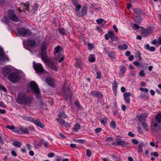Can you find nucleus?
<instances>
[{"mask_svg":"<svg viewBox=\"0 0 161 161\" xmlns=\"http://www.w3.org/2000/svg\"><path fill=\"white\" fill-rule=\"evenodd\" d=\"M47 43L46 42L44 41L42 43L41 46V56L42 59L45 63H47L48 66L52 69L57 71L58 68L55 64L52 61H48L47 59Z\"/></svg>","mask_w":161,"mask_h":161,"instance_id":"nucleus-1","label":"nucleus"},{"mask_svg":"<svg viewBox=\"0 0 161 161\" xmlns=\"http://www.w3.org/2000/svg\"><path fill=\"white\" fill-rule=\"evenodd\" d=\"M32 101V98L27 96L25 93H21L18 95L16 100V103L20 105H24L30 107Z\"/></svg>","mask_w":161,"mask_h":161,"instance_id":"nucleus-2","label":"nucleus"},{"mask_svg":"<svg viewBox=\"0 0 161 161\" xmlns=\"http://www.w3.org/2000/svg\"><path fill=\"white\" fill-rule=\"evenodd\" d=\"M63 50L62 47L59 45L57 46L54 48V53L55 59L56 60H58L59 63L62 62L64 59V57L61 53Z\"/></svg>","mask_w":161,"mask_h":161,"instance_id":"nucleus-3","label":"nucleus"},{"mask_svg":"<svg viewBox=\"0 0 161 161\" xmlns=\"http://www.w3.org/2000/svg\"><path fill=\"white\" fill-rule=\"evenodd\" d=\"M161 128V112L159 113L156 116L155 123L152 125V129L155 132Z\"/></svg>","mask_w":161,"mask_h":161,"instance_id":"nucleus-4","label":"nucleus"},{"mask_svg":"<svg viewBox=\"0 0 161 161\" xmlns=\"http://www.w3.org/2000/svg\"><path fill=\"white\" fill-rule=\"evenodd\" d=\"M30 86L32 92L36 94V97L38 99L41 97L40 91L38 85L35 81H32L29 84Z\"/></svg>","mask_w":161,"mask_h":161,"instance_id":"nucleus-5","label":"nucleus"},{"mask_svg":"<svg viewBox=\"0 0 161 161\" xmlns=\"http://www.w3.org/2000/svg\"><path fill=\"white\" fill-rule=\"evenodd\" d=\"M20 78L19 73L17 72H14L10 73L8 77V79L13 83H15L19 81Z\"/></svg>","mask_w":161,"mask_h":161,"instance_id":"nucleus-6","label":"nucleus"},{"mask_svg":"<svg viewBox=\"0 0 161 161\" xmlns=\"http://www.w3.org/2000/svg\"><path fill=\"white\" fill-rule=\"evenodd\" d=\"M67 115L64 112H61L58 114V118L57 119L58 121L64 127L70 126V123H66L65 120L63 119V118H65L67 117Z\"/></svg>","mask_w":161,"mask_h":161,"instance_id":"nucleus-7","label":"nucleus"},{"mask_svg":"<svg viewBox=\"0 0 161 161\" xmlns=\"http://www.w3.org/2000/svg\"><path fill=\"white\" fill-rule=\"evenodd\" d=\"M81 8V6L79 7H78L77 8V9L75 11L76 14L79 17L86 15L87 12V6L86 5H84L80 12V9Z\"/></svg>","mask_w":161,"mask_h":161,"instance_id":"nucleus-8","label":"nucleus"},{"mask_svg":"<svg viewBox=\"0 0 161 161\" xmlns=\"http://www.w3.org/2000/svg\"><path fill=\"white\" fill-rule=\"evenodd\" d=\"M18 33L23 36H29L32 35V33L28 29L25 28H20L18 30Z\"/></svg>","mask_w":161,"mask_h":161,"instance_id":"nucleus-9","label":"nucleus"},{"mask_svg":"<svg viewBox=\"0 0 161 161\" xmlns=\"http://www.w3.org/2000/svg\"><path fill=\"white\" fill-rule=\"evenodd\" d=\"M8 16L11 20L15 22H17L19 21L18 17L16 15L14 12L12 10H9L8 12Z\"/></svg>","mask_w":161,"mask_h":161,"instance_id":"nucleus-10","label":"nucleus"},{"mask_svg":"<svg viewBox=\"0 0 161 161\" xmlns=\"http://www.w3.org/2000/svg\"><path fill=\"white\" fill-rule=\"evenodd\" d=\"M34 69L37 73H42L44 72V69L42 65L40 63L36 64L35 62H33Z\"/></svg>","mask_w":161,"mask_h":161,"instance_id":"nucleus-11","label":"nucleus"},{"mask_svg":"<svg viewBox=\"0 0 161 161\" xmlns=\"http://www.w3.org/2000/svg\"><path fill=\"white\" fill-rule=\"evenodd\" d=\"M67 82H65L64 83L63 86L64 92V94L66 96L65 97L66 99H67L69 97V95H70L71 94L69 89L68 88H67V86L65 87V86H67Z\"/></svg>","mask_w":161,"mask_h":161,"instance_id":"nucleus-12","label":"nucleus"},{"mask_svg":"<svg viewBox=\"0 0 161 161\" xmlns=\"http://www.w3.org/2000/svg\"><path fill=\"white\" fill-rule=\"evenodd\" d=\"M90 94L93 97H96L100 98H102L103 97V94L99 92L92 91L90 92Z\"/></svg>","mask_w":161,"mask_h":161,"instance_id":"nucleus-13","label":"nucleus"},{"mask_svg":"<svg viewBox=\"0 0 161 161\" xmlns=\"http://www.w3.org/2000/svg\"><path fill=\"white\" fill-rule=\"evenodd\" d=\"M148 115V114L147 113L142 114L137 117L139 121L141 123L146 121V119Z\"/></svg>","mask_w":161,"mask_h":161,"instance_id":"nucleus-14","label":"nucleus"},{"mask_svg":"<svg viewBox=\"0 0 161 161\" xmlns=\"http://www.w3.org/2000/svg\"><path fill=\"white\" fill-rule=\"evenodd\" d=\"M131 96V94L130 92H125L123 94V97L125 102L127 103H129L130 102V97Z\"/></svg>","mask_w":161,"mask_h":161,"instance_id":"nucleus-15","label":"nucleus"},{"mask_svg":"<svg viewBox=\"0 0 161 161\" xmlns=\"http://www.w3.org/2000/svg\"><path fill=\"white\" fill-rule=\"evenodd\" d=\"M36 44V42L34 39L29 38L27 40V44L31 47H35Z\"/></svg>","mask_w":161,"mask_h":161,"instance_id":"nucleus-16","label":"nucleus"},{"mask_svg":"<svg viewBox=\"0 0 161 161\" xmlns=\"http://www.w3.org/2000/svg\"><path fill=\"white\" fill-rule=\"evenodd\" d=\"M6 128L11 130L12 132H17L18 133H21L19 130H18L17 128L15 127L13 125H8L6 126Z\"/></svg>","mask_w":161,"mask_h":161,"instance_id":"nucleus-17","label":"nucleus"},{"mask_svg":"<svg viewBox=\"0 0 161 161\" xmlns=\"http://www.w3.org/2000/svg\"><path fill=\"white\" fill-rule=\"evenodd\" d=\"M1 59L3 61H8L9 60L8 57L5 54L2 49L0 50V60Z\"/></svg>","mask_w":161,"mask_h":161,"instance_id":"nucleus-18","label":"nucleus"},{"mask_svg":"<svg viewBox=\"0 0 161 161\" xmlns=\"http://www.w3.org/2000/svg\"><path fill=\"white\" fill-rule=\"evenodd\" d=\"M108 33L111 39L113 41H116L118 40L117 37L115 35L112 31H108Z\"/></svg>","mask_w":161,"mask_h":161,"instance_id":"nucleus-19","label":"nucleus"},{"mask_svg":"<svg viewBox=\"0 0 161 161\" xmlns=\"http://www.w3.org/2000/svg\"><path fill=\"white\" fill-rule=\"evenodd\" d=\"M33 123L36 126L41 128H43L44 127V125L40 121L39 119L35 120Z\"/></svg>","mask_w":161,"mask_h":161,"instance_id":"nucleus-20","label":"nucleus"},{"mask_svg":"<svg viewBox=\"0 0 161 161\" xmlns=\"http://www.w3.org/2000/svg\"><path fill=\"white\" fill-rule=\"evenodd\" d=\"M18 129L20 131L21 133H20V134L23 133L28 134L29 133L28 129L26 128L22 127Z\"/></svg>","mask_w":161,"mask_h":161,"instance_id":"nucleus-21","label":"nucleus"},{"mask_svg":"<svg viewBox=\"0 0 161 161\" xmlns=\"http://www.w3.org/2000/svg\"><path fill=\"white\" fill-rule=\"evenodd\" d=\"M46 82L50 86H53L54 85V80L50 78H48L46 79Z\"/></svg>","mask_w":161,"mask_h":161,"instance_id":"nucleus-22","label":"nucleus"},{"mask_svg":"<svg viewBox=\"0 0 161 161\" xmlns=\"http://www.w3.org/2000/svg\"><path fill=\"white\" fill-rule=\"evenodd\" d=\"M112 89L113 91L114 94L115 95V94L117 93V85L116 83V81L114 80L113 82V83L112 84Z\"/></svg>","mask_w":161,"mask_h":161,"instance_id":"nucleus-23","label":"nucleus"},{"mask_svg":"<svg viewBox=\"0 0 161 161\" xmlns=\"http://www.w3.org/2000/svg\"><path fill=\"white\" fill-rule=\"evenodd\" d=\"M117 143L118 145H121L122 146H125L127 145L128 143L125 142L124 141L119 139L117 140Z\"/></svg>","mask_w":161,"mask_h":161,"instance_id":"nucleus-24","label":"nucleus"},{"mask_svg":"<svg viewBox=\"0 0 161 161\" xmlns=\"http://www.w3.org/2000/svg\"><path fill=\"white\" fill-rule=\"evenodd\" d=\"M128 48V45L124 44L122 45H120L118 47V49L120 50H124L127 49Z\"/></svg>","mask_w":161,"mask_h":161,"instance_id":"nucleus-25","label":"nucleus"},{"mask_svg":"<svg viewBox=\"0 0 161 161\" xmlns=\"http://www.w3.org/2000/svg\"><path fill=\"white\" fill-rule=\"evenodd\" d=\"M97 23L100 26L103 27L104 25V23H103L104 19H97L96 20Z\"/></svg>","mask_w":161,"mask_h":161,"instance_id":"nucleus-26","label":"nucleus"},{"mask_svg":"<svg viewBox=\"0 0 161 161\" xmlns=\"http://www.w3.org/2000/svg\"><path fill=\"white\" fill-rule=\"evenodd\" d=\"M80 125L78 123H77L74 126V127L73 128V130L74 132H77L78 130L80 129Z\"/></svg>","mask_w":161,"mask_h":161,"instance_id":"nucleus-27","label":"nucleus"},{"mask_svg":"<svg viewBox=\"0 0 161 161\" xmlns=\"http://www.w3.org/2000/svg\"><path fill=\"white\" fill-rule=\"evenodd\" d=\"M107 120L108 118L106 117H104L100 119V121L101 123L104 125H107Z\"/></svg>","mask_w":161,"mask_h":161,"instance_id":"nucleus-28","label":"nucleus"},{"mask_svg":"<svg viewBox=\"0 0 161 161\" xmlns=\"http://www.w3.org/2000/svg\"><path fill=\"white\" fill-rule=\"evenodd\" d=\"M132 10L136 14L139 15L142 13L141 10L138 8H133Z\"/></svg>","mask_w":161,"mask_h":161,"instance_id":"nucleus-29","label":"nucleus"},{"mask_svg":"<svg viewBox=\"0 0 161 161\" xmlns=\"http://www.w3.org/2000/svg\"><path fill=\"white\" fill-rule=\"evenodd\" d=\"M89 61L91 62H93L95 61L96 59L93 54H91L89 57Z\"/></svg>","mask_w":161,"mask_h":161,"instance_id":"nucleus-30","label":"nucleus"},{"mask_svg":"<svg viewBox=\"0 0 161 161\" xmlns=\"http://www.w3.org/2000/svg\"><path fill=\"white\" fill-rule=\"evenodd\" d=\"M126 71V68L125 67H122L120 69L119 74L120 75H123Z\"/></svg>","mask_w":161,"mask_h":161,"instance_id":"nucleus-31","label":"nucleus"},{"mask_svg":"<svg viewBox=\"0 0 161 161\" xmlns=\"http://www.w3.org/2000/svg\"><path fill=\"white\" fill-rule=\"evenodd\" d=\"M73 4L75 5V11L76 10L77 8L78 7H79L81 5L80 4H79L78 1L76 0H75L74 1L72 2Z\"/></svg>","mask_w":161,"mask_h":161,"instance_id":"nucleus-32","label":"nucleus"},{"mask_svg":"<svg viewBox=\"0 0 161 161\" xmlns=\"http://www.w3.org/2000/svg\"><path fill=\"white\" fill-rule=\"evenodd\" d=\"M107 55L109 57L111 58H114L115 56L114 53L111 51L108 52Z\"/></svg>","mask_w":161,"mask_h":161,"instance_id":"nucleus-33","label":"nucleus"},{"mask_svg":"<svg viewBox=\"0 0 161 161\" xmlns=\"http://www.w3.org/2000/svg\"><path fill=\"white\" fill-rule=\"evenodd\" d=\"M13 144L14 146L18 147H20L21 146V142L18 141H15L14 142Z\"/></svg>","mask_w":161,"mask_h":161,"instance_id":"nucleus-34","label":"nucleus"},{"mask_svg":"<svg viewBox=\"0 0 161 161\" xmlns=\"http://www.w3.org/2000/svg\"><path fill=\"white\" fill-rule=\"evenodd\" d=\"M110 126L111 128L115 129L116 126V123L114 121H112L110 124Z\"/></svg>","mask_w":161,"mask_h":161,"instance_id":"nucleus-35","label":"nucleus"},{"mask_svg":"<svg viewBox=\"0 0 161 161\" xmlns=\"http://www.w3.org/2000/svg\"><path fill=\"white\" fill-rule=\"evenodd\" d=\"M141 34L142 36L143 37H145L148 35L146 30H144L142 31Z\"/></svg>","mask_w":161,"mask_h":161,"instance_id":"nucleus-36","label":"nucleus"},{"mask_svg":"<svg viewBox=\"0 0 161 161\" xmlns=\"http://www.w3.org/2000/svg\"><path fill=\"white\" fill-rule=\"evenodd\" d=\"M2 21L5 23H8L9 22V20L6 16H4L3 18Z\"/></svg>","mask_w":161,"mask_h":161,"instance_id":"nucleus-37","label":"nucleus"},{"mask_svg":"<svg viewBox=\"0 0 161 161\" xmlns=\"http://www.w3.org/2000/svg\"><path fill=\"white\" fill-rule=\"evenodd\" d=\"M141 123L143 127L146 130H147V127L148 126V125L146 121L142 122Z\"/></svg>","mask_w":161,"mask_h":161,"instance_id":"nucleus-38","label":"nucleus"},{"mask_svg":"<svg viewBox=\"0 0 161 161\" xmlns=\"http://www.w3.org/2000/svg\"><path fill=\"white\" fill-rule=\"evenodd\" d=\"M75 141L77 142L83 144L85 142V140L82 139H80L76 140Z\"/></svg>","mask_w":161,"mask_h":161,"instance_id":"nucleus-39","label":"nucleus"},{"mask_svg":"<svg viewBox=\"0 0 161 161\" xmlns=\"http://www.w3.org/2000/svg\"><path fill=\"white\" fill-rule=\"evenodd\" d=\"M88 49L90 50H92L94 47V45L91 43H88Z\"/></svg>","mask_w":161,"mask_h":161,"instance_id":"nucleus-40","label":"nucleus"},{"mask_svg":"<svg viewBox=\"0 0 161 161\" xmlns=\"http://www.w3.org/2000/svg\"><path fill=\"white\" fill-rule=\"evenodd\" d=\"M101 78V73L100 71H98L97 73L96 78L97 79H100Z\"/></svg>","mask_w":161,"mask_h":161,"instance_id":"nucleus-41","label":"nucleus"},{"mask_svg":"<svg viewBox=\"0 0 161 161\" xmlns=\"http://www.w3.org/2000/svg\"><path fill=\"white\" fill-rule=\"evenodd\" d=\"M0 89L2 90L4 92H6L7 91L6 88L4 86L1 85L0 83Z\"/></svg>","mask_w":161,"mask_h":161,"instance_id":"nucleus-42","label":"nucleus"},{"mask_svg":"<svg viewBox=\"0 0 161 161\" xmlns=\"http://www.w3.org/2000/svg\"><path fill=\"white\" fill-rule=\"evenodd\" d=\"M59 32L63 35H65V31L64 29H59L58 30Z\"/></svg>","mask_w":161,"mask_h":161,"instance_id":"nucleus-43","label":"nucleus"},{"mask_svg":"<svg viewBox=\"0 0 161 161\" xmlns=\"http://www.w3.org/2000/svg\"><path fill=\"white\" fill-rule=\"evenodd\" d=\"M143 145L142 144H139L138 146V150L139 152L141 153L142 151V147H143Z\"/></svg>","mask_w":161,"mask_h":161,"instance_id":"nucleus-44","label":"nucleus"},{"mask_svg":"<svg viewBox=\"0 0 161 161\" xmlns=\"http://www.w3.org/2000/svg\"><path fill=\"white\" fill-rule=\"evenodd\" d=\"M147 34H150L152 33L153 31L150 28H147L146 30Z\"/></svg>","mask_w":161,"mask_h":161,"instance_id":"nucleus-45","label":"nucleus"},{"mask_svg":"<svg viewBox=\"0 0 161 161\" xmlns=\"http://www.w3.org/2000/svg\"><path fill=\"white\" fill-rule=\"evenodd\" d=\"M139 89L141 91L144 92H148V89L146 88H140Z\"/></svg>","mask_w":161,"mask_h":161,"instance_id":"nucleus-46","label":"nucleus"},{"mask_svg":"<svg viewBox=\"0 0 161 161\" xmlns=\"http://www.w3.org/2000/svg\"><path fill=\"white\" fill-rule=\"evenodd\" d=\"M26 146L28 150H30L31 149L32 146L29 143H26Z\"/></svg>","mask_w":161,"mask_h":161,"instance_id":"nucleus-47","label":"nucleus"},{"mask_svg":"<svg viewBox=\"0 0 161 161\" xmlns=\"http://www.w3.org/2000/svg\"><path fill=\"white\" fill-rule=\"evenodd\" d=\"M145 75L144 71L142 70L139 73V75L141 77H143Z\"/></svg>","mask_w":161,"mask_h":161,"instance_id":"nucleus-48","label":"nucleus"},{"mask_svg":"<svg viewBox=\"0 0 161 161\" xmlns=\"http://www.w3.org/2000/svg\"><path fill=\"white\" fill-rule=\"evenodd\" d=\"M0 106L3 107L4 108H7V106L2 101H0Z\"/></svg>","mask_w":161,"mask_h":161,"instance_id":"nucleus-49","label":"nucleus"},{"mask_svg":"<svg viewBox=\"0 0 161 161\" xmlns=\"http://www.w3.org/2000/svg\"><path fill=\"white\" fill-rule=\"evenodd\" d=\"M92 153L90 150L88 149L86 150V155L89 157H90Z\"/></svg>","mask_w":161,"mask_h":161,"instance_id":"nucleus-50","label":"nucleus"},{"mask_svg":"<svg viewBox=\"0 0 161 161\" xmlns=\"http://www.w3.org/2000/svg\"><path fill=\"white\" fill-rule=\"evenodd\" d=\"M27 120L31 122H32L34 123V121H35V120H34L33 118L29 117L27 118Z\"/></svg>","mask_w":161,"mask_h":161,"instance_id":"nucleus-51","label":"nucleus"},{"mask_svg":"<svg viewBox=\"0 0 161 161\" xmlns=\"http://www.w3.org/2000/svg\"><path fill=\"white\" fill-rule=\"evenodd\" d=\"M151 155L155 157H157L158 156V154L157 152L152 153Z\"/></svg>","mask_w":161,"mask_h":161,"instance_id":"nucleus-52","label":"nucleus"},{"mask_svg":"<svg viewBox=\"0 0 161 161\" xmlns=\"http://www.w3.org/2000/svg\"><path fill=\"white\" fill-rule=\"evenodd\" d=\"M132 142L133 143L136 145L138 143V141L135 139H132Z\"/></svg>","mask_w":161,"mask_h":161,"instance_id":"nucleus-53","label":"nucleus"},{"mask_svg":"<svg viewBox=\"0 0 161 161\" xmlns=\"http://www.w3.org/2000/svg\"><path fill=\"white\" fill-rule=\"evenodd\" d=\"M109 37L110 36L108 33V34H106L105 35V38L106 40H109Z\"/></svg>","mask_w":161,"mask_h":161,"instance_id":"nucleus-54","label":"nucleus"},{"mask_svg":"<svg viewBox=\"0 0 161 161\" xmlns=\"http://www.w3.org/2000/svg\"><path fill=\"white\" fill-rule=\"evenodd\" d=\"M102 129L101 128H97L95 129V131L97 133H98L101 131Z\"/></svg>","mask_w":161,"mask_h":161,"instance_id":"nucleus-55","label":"nucleus"},{"mask_svg":"<svg viewBox=\"0 0 161 161\" xmlns=\"http://www.w3.org/2000/svg\"><path fill=\"white\" fill-rule=\"evenodd\" d=\"M106 140L108 141H112L114 140V139L112 137H108L106 138Z\"/></svg>","mask_w":161,"mask_h":161,"instance_id":"nucleus-56","label":"nucleus"},{"mask_svg":"<svg viewBox=\"0 0 161 161\" xmlns=\"http://www.w3.org/2000/svg\"><path fill=\"white\" fill-rule=\"evenodd\" d=\"M70 147L73 148H75L76 147V145L75 144H70Z\"/></svg>","mask_w":161,"mask_h":161,"instance_id":"nucleus-57","label":"nucleus"},{"mask_svg":"<svg viewBox=\"0 0 161 161\" xmlns=\"http://www.w3.org/2000/svg\"><path fill=\"white\" fill-rule=\"evenodd\" d=\"M80 59H78L77 62L75 63V64L76 66H79L80 64Z\"/></svg>","mask_w":161,"mask_h":161,"instance_id":"nucleus-58","label":"nucleus"},{"mask_svg":"<svg viewBox=\"0 0 161 161\" xmlns=\"http://www.w3.org/2000/svg\"><path fill=\"white\" fill-rule=\"evenodd\" d=\"M155 48L153 47H150L149 49V50L150 51H152V52H153V51H154L155 50Z\"/></svg>","mask_w":161,"mask_h":161,"instance_id":"nucleus-59","label":"nucleus"},{"mask_svg":"<svg viewBox=\"0 0 161 161\" xmlns=\"http://www.w3.org/2000/svg\"><path fill=\"white\" fill-rule=\"evenodd\" d=\"M47 156L49 157H53L54 156V154L53 153H51L48 154Z\"/></svg>","mask_w":161,"mask_h":161,"instance_id":"nucleus-60","label":"nucleus"},{"mask_svg":"<svg viewBox=\"0 0 161 161\" xmlns=\"http://www.w3.org/2000/svg\"><path fill=\"white\" fill-rule=\"evenodd\" d=\"M113 28H114V29L115 31L116 32H117L118 31V30L117 28V27H116V26L115 25H114L113 26Z\"/></svg>","mask_w":161,"mask_h":161,"instance_id":"nucleus-61","label":"nucleus"},{"mask_svg":"<svg viewBox=\"0 0 161 161\" xmlns=\"http://www.w3.org/2000/svg\"><path fill=\"white\" fill-rule=\"evenodd\" d=\"M152 43L153 44H158V40L157 41L156 39H154L152 41Z\"/></svg>","mask_w":161,"mask_h":161,"instance_id":"nucleus-62","label":"nucleus"},{"mask_svg":"<svg viewBox=\"0 0 161 161\" xmlns=\"http://www.w3.org/2000/svg\"><path fill=\"white\" fill-rule=\"evenodd\" d=\"M158 44L161 45V36H160L158 39Z\"/></svg>","mask_w":161,"mask_h":161,"instance_id":"nucleus-63","label":"nucleus"},{"mask_svg":"<svg viewBox=\"0 0 161 161\" xmlns=\"http://www.w3.org/2000/svg\"><path fill=\"white\" fill-rule=\"evenodd\" d=\"M144 47H145L146 49L149 50L150 47L149 44H147L146 45H145Z\"/></svg>","mask_w":161,"mask_h":161,"instance_id":"nucleus-64","label":"nucleus"}]
</instances>
